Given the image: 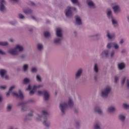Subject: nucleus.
<instances>
[{
    "mask_svg": "<svg viewBox=\"0 0 129 129\" xmlns=\"http://www.w3.org/2000/svg\"><path fill=\"white\" fill-rule=\"evenodd\" d=\"M24 51V46L20 44H17L14 48L9 49L7 52L11 56H18L20 53Z\"/></svg>",
    "mask_w": 129,
    "mask_h": 129,
    "instance_id": "obj_1",
    "label": "nucleus"
},
{
    "mask_svg": "<svg viewBox=\"0 0 129 129\" xmlns=\"http://www.w3.org/2000/svg\"><path fill=\"white\" fill-rule=\"evenodd\" d=\"M100 56L101 58H108L109 56L111 58H114L115 57V50L112 49L110 51L109 49H105L102 51Z\"/></svg>",
    "mask_w": 129,
    "mask_h": 129,
    "instance_id": "obj_2",
    "label": "nucleus"
},
{
    "mask_svg": "<svg viewBox=\"0 0 129 129\" xmlns=\"http://www.w3.org/2000/svg\"><path fill=\"white\" fill-rule=\"evenodd\" d=\"M112 88L110 86H106L104 88H103L100 92V96L102 98H107L108 96L111 93Z\"/></svg>",
    "mask_w": 129,
    "mask_h": 129,
    "instance_id": "obj_3",
    "label": "nucleus"
},
{
    "mask_svg": "<svg viewBox=\"0 0 129 129\" xmlns=\"http://www.w3.org/2000/svg\"><path fill=\"white\" fill-rule=\"evenodd\" d=\"M111 7L115 15H118V14L121 12L120 6L116 3H112L111 4Z\"/></svg>",
    "mask_w": 129,
    "mask_h": 129,
    "instance_id": "obj_4",
    "label": "nucleus"
},
{
    "mask_svg": "<svg viewBox=\"0 0 129 129\" xmlns=\"http://www.w3.org/2000/svg\"><path fill=\"white\" fill-rule=\"evenodd\" d=\"M107 49L113 48L116 51H118L120 49L119 44L115 42H111L107 43L106 45Z\"/></svg>",
    "mask_w": 129,
    "mask_h": 129,
    "instance_id": "obj_5",
    "label": "nucleus"
},
{
    "mask_svg": "<svg viewBox=\"0 0 129 129\" xmlns=\"http://www.w3.org/2000/svg\"><path fill=\"white\" fill-rule=\"evenodd\" d=\"M67 107H68V105L66 102H61L60 103L59 108L62 114H65L66 113Z\"/></svg>",
    "mask_w": 129,
    "mask_h": 129,
    "instance_id": "obj_6",
    "label": "nucleus"
},
{
    "mask_svg": "<svg viewBox=\"0 0 129 129\" xmlns=\"http://www.w3.org/2000/svg\"><path fill=\"white\" fill-rule=\"evenodd\" d=\"M7 2L6 0H0V12L1 13H7Z\"/></svg>",
    "mask_w": 129,
    "mask_h": 129,
    "instance_id": "obj_7",
    "label": "nucleus"
},
{
    "mask_svg": "<svg viewBox=\"0 0 129 129\" xmlns=\"http://www.w3.org/2000/svg\"><path fill=\"white\" fill-rule=\"evenodd\" d=\"M64 14L67 17V18H71L73 17L74 14L72 12V10H71V7L68 6L64 10Z\"/></svg>",
    "mask_w": 129,
    "mask_h": 129,
    "instance_id": "obj_8",
    "label": "nucleus"
},
{
    "mask_svg": "<svg viewBox=\"0 0 129 129\" xmlns=\"http://www.w3.org/2000/svg\"><path fill=\"white\" fill-rule=\"evenodd\" d=\"M83 74V69L80 68L78 69L75 74V78L76 80H78V79H80L81 78V76H82V74Z\"/></svg>",
    "mask_w": 129,
    "mask_h": 129,
    "instance_id": "obj_9",
    "label": "nucleus"
},
{
    "mask_svg": "<svg viewBox=\"0 0 129 129\" xmlns=\"http://www.w3.org/2000/svg\"><path fill=\"white\" fill-rule=\"evenodd\" d=\"M118 119L122 123H124L126 119V115L124 113H120L118 115Z\"/></svg>",
    "mask_w": 129,
    "mask_h": 129,
    "instance_id": "obj_10",
    "label": "nucleus"
},
{
    "mask_svg": "<svg viewBox=\"0 0 129 129\" xmlns=\"http://www.w3.org/2000/svg\"><path fill=\"white\" fill-rule=\"evenodd\" d=\"M42 124H43L45 127H50L51 126V122L48 120V117H44L43 118Z\"/></svg>",
    "mask_w": 129,
    "mask_h": 129,
    "instance_id": "obj_11",
    "label": "nucleus"
},
{
    "mask_svg": "<svg viewBox=\"0 0 129 129\" xmlns=\"http://www.w3.org/2000/svg\"><path fill=\"white\" fill-rule=\"evenodd\" d=\"M55 35L56 37L63 38V30L61 28H57L55 29Z\"/></svg>",
    "mask_w": 129,
    "mask_h": 129,
    "instance_id": "obj_12",
    "label": "nucleus"
},
{
    "mask_svg": "<svg viewBox=\"0 0 129 129\" xmlns=\"http://www.w3.org/2000/svg\"><path fill=\"white\" fill-rule=\"evenodd\" d=\"M34 110L31 109L30 110V112L28 113L27 115L25 116V117L24 118V120L25 121H27V120H31L32 119V116L34 115Z\"/></svg>",
    "mask_w": 129,
    "mask_h": 129,
    "instance_id": "obj_13",
    "label": "nucleus"
},
{
    "mask_svg": "<svg viewBox=\"0 0 129 129\" xmlns=\"http://www.w3.org/2000/svg\"><path fill=\"white\" fill-rule=\"evenodd\" d=\"M75 18L76 20V25L77 26H82V19L81 17L78 15H76Z\"/></svg>",
    "mask_w": 129,
    "mask_h": 129,
    "instance_id": "obj_14",
    "label": "nucleus"
},
{
    "mask_svg": "<svg viewBox=\"0 0 129 129\" xmlns=\"http://www.w3.org/2000/svg\"><path fill=\"white\" fill-rule=\"evenodd\" d=\"M12 94L14 96L18 97V98H21V99H23V98H24V95L23 94V92H22V91H21V90L19 91L18 93L17 92H12Z\"/></svg>",
    "mask_w": 129,
    "mask_h": 129,
    "instance_id": "obj_15",
    "label": "nucleus"
},
{
    "mask_svg": "<svg viewBox=\"0 0 129 129\" xmlns=\"http://www.w3.org/2000/svg\"><path fill=\"white\" fill-rule=\"evenodd\" d=\"M94 111L100 115H102V114H103V111H102V109H101V107L99 106H95L94 108Z\"/></svg>",
    "mask_w": 129,
    "mask_h": 129,
    "instance_id": "obj_16",
    "label": "nucleus"
},
{
    "mask_svg": "<svg viewBox=\"0 0 129 129\" xmlns=\"http://www.w3.org/2000/svg\"><path fill=\"white\" fill-rule=\"evenodd\" d=\"M62 40H63V37L56 36L53 40V43L55 45H60L62 43Z\"/></svg>",
    "mask_w": 129,
    "mask_h": 129,
    "instance_id": "obj_17",
    "label": "nucleus"
},
{
    "mask_svg": "<svg viewBox=\"0 0 129 129\" xmlns=\"http://www.w3.org/2000/svg\"><path fill=\"white\" fill-rule=\"evenodd\" d=\"M126 66V65L125 64V62H119L117 64V67L118 68V70L120 71L123 70V69H125Z\"/></svg>",
    "mask_w": 129,
    "mask_h": 129,
    "instance_id": "obj_18",
    "label": "nucleus"
},
{
    "mask_svg": "<svg viewBox=\"0 0 129 129\" xmlns=\"http://www.w3.org/2000/svg\"><path fill=\"white\" fill-rule=\"evenodd\" d=\"M106 37H108V39L109 40H112L115 37V34L114 33H111L110 31L107 30L106 31Z\"/></svg>",
    "mask_w": 129,
    "mask_h": 129,
    "instance_id": "obj_19",
    "label": "nucleus"
},
{
    "mask_svg": "<svg viewBox=\"0 0 129 129\" xmlns=\"http://www.w3.org/2000/svg\"><path fill=\"white\" fill-rule=\"evenodd\" d=\"M87 4L90 9H95V4L91 0H87Z\"/></svg>",
    "mask_w": 129,
    "mask_h": 129,
    "instance_id": "obj_20",
    "label": "nucleus"
},
{
    "mask_svg": "<svg viewBox=\"0 0 129 129\" xmlns=\"http://www.w3.org/2000/svg\"><path fill=\"white\" fill-rule=\"evenodd\" d=\"M111 20L112 25L114 27V28H117V27H118V22H117V20H116L114 17L111 18Z\"/></svg>",
    "mask_w": 129,
    "mask_h": 129,
    "instance_id": "obj_21",
    "label": "nucleus"
},
{
    "mask_svg": "<svg viewBox=\"0 0 129 129\" xmlns=\"http://www.w3.org/2000/svg\"><path fill=\"white\" fill-rule=\"evenodd\" d=\"M43 98L45 100H49V98H50V93L49 92L44 90L43 92Z\"/></svg>",
    "mask_w": 129,
    "mask_h": 129,
    "instance_id": "obj_22",
    "label": "nucleus"
},
{
    "mask_svg": "<svg viewBox=\"0 0 129 129\" xmlns=\"http://www.w3.org/2000/svg\"><path fill=\"white\" fill-rule=\"evenodd\" d=\"M93 71L97 74L99 72V68L98 67V64L95 63L93 66Z\"/></svg>",
    "mask_w": 129,
    "mask_h": 129,
    "instance_id": "obj_23",
    "label": "nucleus"
},
{
    "mask_svg": "<svg viewBox=\"0 0 129 129\" xmlns=\"http://www.w3.org/2000/svg\"><path fill=\"white\" fill-rule=\"evenodd\" d=\"M107 16L109 19H112L113 18V16H112V11H111V9H107Z\"/></svg>",
    "mask_w": 129,
    "mask_h": 129,
    "instance_id": "obj_24",
    "label": "nucleus"
},
{
    "mask_svg": "<svg viewBox=\"0 0 129 129\" xmlns=\"http://www.w3.org/2000/svg\"><path fill=\"white\" fill-rule=\"evenodd\" d=\"M101 37V33H98L95 34H92L90 35V38H96L97 40H99V38Z\"/></svg>",
    "mask_w": 129,
    "mask_h": 129,
    "instance_id": "obj_25",
    "label": "nucleus"
},
{
    "mask_svg": "<svg viewBox=\"0 0 129 129\" xmlns=\"http://www.w3.org/2000/svg\"><path fill=\"white\" fill-rule=\"evenodd\" d=\"M107 111L109 113H112V112H114L115 111V107L113 106H110L108 107Z\"/></svg>",
    "mask_w": 129,
    "mask_h": 129,
    "instance_id": "obj_26",
    "label": "nucleus"
},
{
    "mask_svg": "<svg viewBox=\"0 0 129 129\" xmlns=\"http://www.w3.org/2000/svg\"><path fill=\"white\" fill-rule=\"evenodd\" d=\"M8 73V71L5 69H1L0 70V75L2 78H4L5 76Z\"/></svg>",
    "mask_w": 129,
    "mask_h": 129,
    "instance_id": "obj_27",
    "label": "nucleus"
},
{
    "mask_svg": "<svg viewBox=\"0 0 129 129\" xmlns=\"http://www.w3.org/2000/svg\"><path fill=\"white\" fill-rule=\"evenodd\" d=\"M67 104L69 105V106H70V107H72L74 105V102L73 101L72 98H69Z\"/></svg>",
    "mask_w": 129,
    "mask_h": 129,
    "instance_id": "obj_28",
    "label": "nucleus"
},
{
    "mask_svg": "<svg viewBox=\"0 0 129 129\" xmlns=\"http://www.w3.org/2000/svg\"><path fill=\"white\" fill-rule=\"evenodd\" d=\"M101 123L100 122H97L94 124V129H101Z\"/></svg>",
    "mask_w": 129,
    "mask_h": 129,
    "instance_id": "obj_29",
    "label": "nucleus"
},
{
    "mask_svg": "<svg viewBox=\"0 0 129 129\" xmlns=\"http://www.w3.org/2000/svg\"><path fill=\"white\" fill-rule=\"evenodd\" d=\"M23 13L25 14V15H31V14H33V12L30 9H27L26 10H23Z\"/></svg>",
    "mask_w": 129,
    "mask_h": 129,
    "instance_id": "obj_30",
    "label": "nucleus"
},
{
    "mask_svg": "<svg viewBox=\"0 0 129 129\" xmlns=\"http://www.w3.org/2000/svg\"><path fill=\"white\" fill-rule=\"evenodd\" d=\"M44 48V45H43V44L39 43L37 44V49L38 50V51H42L43 49Z\"/></svg>",
    "mask_w": 129,
    "mask_h": 129,
    "instance_id": "obj_31",
    "label": "nucleus"
},
{
    "mask_svg": "<svg viewBox=\"0 0 129 129\" xmlns=\"http://www.w3.org/2000/svg\"><path fill=\"white\" fill-rule=\"evenodd\" d=\"M22 69H23V72H27V71L29 70V64H23Z\"/></svg>",
    "mask_w": 129,
    "mask_h": 129,
    "instance_id": "obj_32",
    "label": "nucleus"
},
{
    "mask_svg": "<svg viewBox=\"0 0 129 129\" xmlns=\"http://www.w3.org/2000/svg\"><path fill=\"white\" fill-rule=\"evenodd\" d=\"M43 115H44V117H48V116H49V115H50V114L49 113V112L46 110H43L41 111Z\"/></svg>",
    "mask_w": 129,
    "mask_h": 129,
    "instance_id": "obj_33",
    "label": "nucleus"
},
{
    "mask_svg": "<svg viewBox=\"0 0 129 129\" xmlns=\"http://www.w3.org/2000/svg\"><path fill=\"white\" fill-rule=\"evenodd\" d=\"M14 88H16V86H11L10 89H9V91L7 93V96H10V93H12L13 90H14Z\"/></svg>",
    "mask_w": 129,
    "mask_h": 129,
    "instance_id": "obj_34",
    "label": "nucleus"
},
{
    "mask_svg": "<svg viewBox=\"0 0 129 129\" xmlns=\"http://www.w3.org/2000/svg\"><path fill=\"white\" fill-rule=\"evenodd\" d=\"M42 117H43V115L37 114L36 117V120L37 121H41V120H42Z\"/></svg>",
    "mask_w": 129,
    "mask_h": 129,
    "instance_id": "obj_35",
    "label": "nucleus"
},
{
    "mask_svg": "<svg viewBox=\"0 0 129 129\" xmlns=\"http://www.w3.org/2000/svg\"><path fill=\"white\" fill-rule=\"evenodd\" d=\"M9 43L8 41H0V46H3L4 47H6L7 46H9Z\"/></svg>",
    "mask_w": 129,
    "mask_h": 129,
    "instance_id": "obj_36",
    "label": "nucleus"
},
{
    "mask_svg": "<svg viewBox=\"0 0 129 129\" xmlns=\"http://www.w3.org/2000/svg\"><path fill=\"white\" fill-rule=\"evenodd\" d=\"M36 80L37 82L41 83L42 82V77L40 75H37L36 76Z\"/></svg>",
    "mask_w": 129,
    "mask_h": 129,
    "instance_id": "obj_37",
    "label": "nucleus"
},
{
    "mask_svg": "<svg viewBox=\"0 0 129 129\" xmlns=\"http://www.w3.org/2000/svg\"><path fill=\"white\" fill-rule=\"evenodd\" d=\"M13 108V104H8L7 105V111H12V109Z\"/></svg>",
    "mask_w": 129,
    "mask_h": 129,
    "instance_id": "obj_38",
    "label": "nucleus"
},
{
    "mask_svg": "<svg viewBox=\"0 0 129 129\" xmlns=\"http://www.w3.org/2000/svg\"><path fill=\"white\" fill-rule=\"evenodd\" d=\"M44 86V85L43 84H39L37 86L34 85L33 86V89H38V88H41Z\"/></svg>",
    "mask_w": 129,
    "mask_h": 129,
    "instance_id": "obj_39",
    "label": "nucleus"
},
{
    "mask_svg": "<svg viewBox=\"0 0 129 129\" xmlns=\"http://www.w3.org/2000/svg\"><path fill=\"white\" fill-rule=\"evenodd\" d=\"M71 1L73 4H75V5H77L78 7H80L81 4L79 3V2H78V0H71Z\"/></svg>",
    "mask_w": 129,
    "mask_h": 129,
    "instance_id": "obj_40",
    "label": "nucleus"
},
{
    "mask_svg": "<svg viewBox=\"0 0 129 129\" xmlns=\"http://www.w3.org/2000/svg\"><path fill=\"white\" fill-rule=\"evenodd\" d=\"M30 81H31V80H30V79L29 78H25L23 80V83L24 84H28V83H30Z\"/></svg>",
    "mask_w": 129,
    "mask_h": 129,
    "instance_id": "obj_41",
    "label": "nucleus"
},
{
    "mask_svg": "<svg viewBox=\"0 0 129 129\" xmlns=\"http://www.w3.org/2000/svg\"><path fill=\"white\" fill-rule=\"evenodd\" d=\"M44 35L45 38H50L51 37V34L48 31L45 32Z\"/></svg>",
    "mask_w": 129,
    "mask_h": 129,
    "instance_id": "obj_42",
    "label": "nucleus"
},
{
    "mask_svg": "<svg viewBox=\"0 0 129 129\" xmlns=\"http://www.w3.org/2000/svg\"><path fill=\"white\" fill-rule=\"evenodd\" d=\"M18 18L21 20H25V19H26L25 16H24V15L22 14L21 13L18 14Z\"/></svg>",
    "mask_w": 129,
    "mask_h": 129,
    "instance_id": "obj_43",
    "label": "nucleus"
},
{
    "mask_svg": "<svg viewBox=\"0 0 129 129\" xmlns=\"http://www.w3.org/2000/svg\"><path fill=\"white\" fill-rule=\"evenodd\" d=\"M31 71L32 73H37V72L38 71V69L36 67H33L31 69Z\"/></svg>",
    "mask_w": 129,
    "mask_h": 129,
    "instance_id": "obj_44",
    "label": "nucleus"
},
{
    "mask_svg": "<svg viewBox=\"0 0 129 129\" xmlns=\"http://www.w3.org/2000/svg\"><path fill=\"white\" fill-rule=\"evenodd\" d=\"M81 124V122H80V121H78L76 122V128H80Z\"/></svg>",
    "mask_w": 129,
    "mask_h": 129,
    "instance_id": "obj_45",
    "label": "nucleus"
},
{
    "mask_svg": "<svg viewBox=\"0 0 129 129\" xmlns=\"http://www.w3.org/2000/svg\"><path fill=\"white\" fill-rule=\"evenodd\" d=\"M125 80H126V77H123L121 80V85H124L125 83Z\"/></svg>",
    "mask_w": 129,
    "mask_h": 129,
    "instance_id": "obj_46",
    "label": "nucleus"
},
{
    "mask_svg": "<svg viewBox=\"0 0 129 129\" xmlns=\"http://www.w3.org/2000/svg\"><path fill=\"white\" fill-rule=\"evenodd\" d=\"M25 104H26V102H21L17 104V106H18V107L21 106L22 107V106H24Z\"/></svg>",
    "mask_w": 129,
    "mask_h": 129,
    "instance_id": "obj_47",
    "label": "nucleus"
},
{
    "mask_svg": "<svg viewBox=\"0 0 129 129\" xmlns=\"http://www.w3.org/2000/svg\"><path fill=\"white\" fill-rule=\"evenodd\" d=\"M118 80H119V77L115 76L114 78V83H117V82H118Z\"/></svg>",
    "mask_w": 129,
    "mask_h": 129,
    "instance_id": "obj_48",
    "label": "nucleus"
},
{
    "mask_svg": "<svg viewBox=\"0 0 129 129\" xmlns=\"http://www.w3.org/2000/svg\"><path fill=\"white\" fill-rule=\"evenodd\" d=\"M37 95L41 96V95H43L44 91H37Z\"/></svg>",
    "mask_w": 129,
    "mask_h": 129,
    "instance_id": "obj_49",
    "label": "nucleus"
},
{
    "mask_svg": "<svg viewBox=\"0 0 129 129\" xmlns=\"http://www.w3.org/2000/svg\"><path fill=\"white\" fill-rule=\"evenodd\" d=\"M10 24H11V25H12L13 26H15V25H17V24H18V22L16 20L11 21L10 22Z\"/></svg>",
    "mask_w": 129,
    "mask_h": 129,
    "instance_id": "obj_50",
    "label": "nucleus"
},
{
    "mask_svg": "<svg viewBox=\"0 0 129 129\" xmlns=\"http://www.w3.org/2000/svg\"><path fill=\"white\" fill-rule=\"evenodd\" d=\"M37 90L36 89H34V87L32 88V90L30 91L29 93L30 95H33L35 93V92Z\"/></svg>",
    "mask_w": 129,
    "mask_h": 129,
    "instance_id": "obj_51",
    "label": "nucleus"
},
{
    "mask_svg": "<svg viewBox=\"0 0 129 129\" xmlns=\"http://www.w3.org/2000/svg\"><path fill=\"white\" fill-rule=\"evenodd\" d=\"M0 55H7V53L3 49H0Z\"/></svg>",
    "mask_w": 129,
    "mask_h": 129,
    "instance_id": "obj_52",
    "label": "nucleus"
},
{
    "mask_svg": "<svg viewBox=\"0 0 129 129\" xmlns=\"http://www.w3.org/2000/svg\"><path fill=\"white\" fill-rule=\"evenodd\" d=\"M123 108H126V109H128L129 108L128 104L124 103L123 104Z\"/></svg>",
    "mask_w": 129,
    "mask_h": 129,
    "instance_id": "obj_53",
    "label": "nucleus"
},
{
    "mask_svg": "<svg viewBox=\"0 0 129 129\" xmlns=\"http://www.w3.org/2000/svg\"><path fill=\"white\" fill-rule=\"evenodd\" d=\"M27 56L25 54H22L21 55L20 57L22 60H25Z\"/></svg>",
    "mask_w": 129,
    "mask_h": 129,
    "instance_id": "obj_54",
    "label": "nucleus"
},
{
    "mask_svg": "<svg viewBox=\"0 0 129 129\" xmlns=\"http://www.w3.org/2000/svg\"><path fill=\"white\" fill-rule=\"evenodd\" d=\"M71 10H72V11H74L76 13H77V8L75 7H71Z\"/></svg>",
    "mask_w": 129,
    "mask_h": 129,
    "instance_id": "obj_55",
    "label": "nucleus"
},
{
    "mask_svg": "<svg viewBox=\"0 0 129 129\" xmlns=\"http://www.w3.org/2000/svg\"><path fill=\"white\" fill-rule=\"evenodd\" d=\"M126 86L127 88L129 89V79H127L126 81Z\"/></svg>",
    "mask_w": 129,
    "mask_h": 129,
    "instance_id": "obj_56",
    "label": "nucleus"
},
{
    "mask_svg": "<svg viewBox=\"0 0 129 129\" xmlns=\"http://www.w3.org/2000/svg\"><path fill=\"white\" fill-rule=\"evenodd\" d=\"M4 78H5L6 80H9V79H10V77H9V76L6 74L4 76Z\"/></svg>",
    "mask_w": 129,
    "mask_h": 129,
    "instance_id": "obj_57",
    "label": "nucleus"
},
{
    "mask_svg": "<svg viewBox=\"0 0 129 129\" xmlns=\"http://www.w3.org/2000/svg\"><path fill=\"white\" fill-rule=\"evenodd\" d=\"M21 107V111H26V110H27V109H26V107H25V105Z\"/></svg>",
    "mask_w": 129,
    "mask_h": 129,
    "instance_id": "obj_58",
    "label": "nucleus"
},
{
    "mask_svg": "<svg viewBox=\"0 0 129 129\" xmlns=\"http://www.w3.org/2000/svg\"><path fill=\"white\" fill-rule=\"evenodd\" d=\"M123 43H124V39H121L119 42V44H120V45L123 44Z\"/></svg>",
    "mask_w": 129,
    "mask_h": 129,
    "instance_id": "obj_59",
    "label": "nucleus"
},
{
    "mask_svg": "<svg viewBox=\"0 0 129 129\" xmlns=\"http://www.w3.org/2000/svg\"><path fill=\"white\" fill-rule=\"evenodd\" d=\"M94 78L95 80H97V78H98V76L97 75V74L94 75Z\"/></svg>",
    "mask_w": 129,
    "mask_h": 129,
    "instance_id": "obj_60",
    "label": "nucleus"
},
{
    "mask_svg": "<svg viewBox=\"0 0 129 129\" xmlns=\"http://www.w3.org/2000/svg\"><path fill=\"white\" fill-rule=\"evenodd\" d=\"M32 89V87H31V85H29L28 88L26 89V90H31Z\"/></svg>",
    "mask_w": 129,
    "mask_h": 129,
    "instance_id": "obj_61",
    "label": "nucleus"
},
{
    "mask_svg": "<svg viewBox=\"0 0 129 129\" xmlns=\"http://www.w3.org/2000/svg\"><path fill=\"white\" fill-rule=\"evenodd\" d=\"M0 88H1V89H6V88H7V86H0Z\"/></svg>",
    "mask_w": 129,
    "mask_h": 129,
    "instance_id": "obj_62",
    "label": "nucleus"
},
{
    "mask_svg": "<svg viewBox=\"0 0 129 129\" xmlns=\"http://www.w3.org/2000/svg\"><path fill=\"white\" fill-rule=\"evenodd\" d=\"M9 42H11V43H14V42H15V39L13 38H10L9 39Z\"/></svg>",
    "mask_w": 129,
    "mask_h": 129,
    "instance_id": "obj_63",
    "label": "nucleus"
},
{
    "mask_svg": "<svg viewBox=\"0 0 129 129\" xmlns=\"http://www.w3.org/2000/svg\"><path fill=\"white\" fill-rule=\"evenodd\" d=\"M74 37H77V31H74Z\"/></svg>",
    "mask_w": 129,
    "mask_h": 129,
    "instance_id": "obj_64",
    "label": "nucleus"
}]
</instances>
